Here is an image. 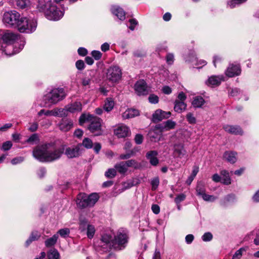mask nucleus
Wrapping results in <instances>:
<instances>
[{
  "mask_svg": "<svg viewBox=\"0 0 259 259\" xmlns=\"http://www.w3.org/2000/svg\"><path fill=\"white\" fill-rule=\"evenodd\" d=\"M222 183L225 185H229L231 183V180L229 176V172L226 170H222L221 171Z\"/></svg>",
  "mask_w": 259,
  "mask_h": 259,
  "instance_id": "32",
  "label": "nucleus"
},
{
  "mask_svg": "<svg viewBox=\"0 0 259 259\" xmlns=\"http://www.w3.org/2000/svg\"><path fill=\"white\" fill-rule=\"evenodd\" d=\"M186 198V195L184 193H180L177 195L174 201L176 204L180 203L181 202L184 201Z\"/></svg>",
  "mask_w": 259,
  "mask_h": 259,
  "instance_id": "45",
  "label": "nucleus"
},
{
  "mask_svg": "<svg viewBox=\"0 0 259 259\" xmlns=\"http://www.w3.org/2000/svg\"><path fill=\"white\" fill-rule=\"evenodd\" d=\"M78 54L80 55V56H85L87 53H88V51L86 49H85L84 48H79L78 49Z\"/></svg>",
  "mask_w": 259,
  "mask_h": 259,
  "instance_id": "64",
  "label": "nucleus"
},
{
  "mask_svg": "<svg viewBox=\"0 0 259 259\" xmlns=\"http://www.w3.org/2000/svg\"><path fill=\"white\" fill-rule=\"evenodd\" d=\"M122 76V71L118 66H112L110 67L107 72L106 77L108 80L112 82H118Z\"/></svg>",
  "mask_w": 259,
  "mask_h": 259,
  "instance_id": "9",
  "label": "nucleus"
},
{
  "mask_svg": "<svg viewBox=\"0 0 259 259\" xmlns=\"http://www.w3.org/2000/svg\"><path fill=\"white\" fill-rule=\"evenodd\" d=\"M176 125V122L170 120H167L164 123V128L166 130L174 128Z\"/></svg>",
  "mask_w": 259,
  "mask_h": 259,
  "instance_id": "47",
  "label": "nucleus"
},
{
  "mask_svg": "<svg viewBox=\"0 0 259 259\" xmlns=\"http://www.w3.org/2000/svg\"><path fill=\"white\" fill-rule=\"evenodd\" d=\"M75 65L77 69L79 70H83L85 66L84 62L81 60H77L76 62Z\"/></svg>",
  "mask_w": 259,
  "mask_h": 259,
  "instance_id": "58",
  "label": "nucleus"
},
{
  "mask_svg": "<svg viewBox=\"0 0 259 259\" xmlns=\"http://www.w3.org/2000/svg\"><path fill=\"white\" fill-rule=\"evenodd\" d=\"M223 129L226 132L231 134L242 135L243 133L240 127L237 125L226 124L223 126Z\"/></svg>",
  "mask_w": 259,
  "mask_h": 259,
  "instance_id": "21",
  "label": "nucleus"
},
{
  "mask_svg": "<svg viewBox=\"0 0 259 259\" xmlns=\"http://www.w3.org/2000/svg\"><path fill=\"white\" fill-rule=\"evenodd\" d=\"M63 15L64 12L53 5L50 9V11H47L46 16L49 20L56 21L60 19Z\"/></svg>",
  "mask_w": 259,
  "mask_h": 259,
  "instance_id": "12",
  "label": "nucleus"
},
{
  "mask_svg": "<svg viewBox=\"0 0 259 259\" xmlns=\"http://www.w3.org/2000/svg\"><path fill=\"white\" fill-rule=\"evenodd\" d=\"M186 118L188 122L190 124H195L196 122V118L191 112L187 113L186 115Z\"/></svg>",
  "mask_w": 259,
  "mask_h": 259,
  "instance_id": "49",
  "label": "nucleus"
},
{
  "mask_svg": "<svg viewBox=\"0 0 259 259\" xmlns=\"http://www.w3.org/2000/svg\"><path fill=\"white\" fill-rule=\"evenodd\" d=\"M80 145L87 149H91L93 147L92 141L88 138H84L82 141V144Z\"/></svg>",
  "mask_w": 259,
  "mask_h": 259,
  "instance_id": "41",
  "label": "nucleus"
},
{
  "mask_svg": "<svg viewBox=\"0 0 259 259\" xmlns=\"http://www.w3.org/2000/svg\"><path fill=\"white\" fill-rule=\"evenodd\" d=\"M171 115L169 111L166 112L161 109L156 110L152 115V120L154 122H159L164 119L169 118Z\"/></svg>",
  "mask_w": 259,
  "mask_h": 259,
  "instance_id": "18",
  "label": "nucleus"
},
{
  "mask_svg": "<svg viewBox=\"0 0 259 259\" xmlns=\"http://www.w3.org/2000/svg\"><path fill=\"white\" fill-rule=\"evenodd\" d=\"M113 239L112 236L107 233L104 234L101 238L100 243L98 245V247L101 248H97L99 250H102L103 249V251H107L109 249L112 248V240Z\"/></svg>",
  "mask_w": 259,
  "mask_h": 259,
  "instance_id": "10",
  "label": "nucleus"
},
{
  "mask_svg": "<svg viewBox=\"0 0 259 259\" xmlns=\"http://www.w3.org/2000/svg\"><path fill=\"white\" fill-rule=\"evenodd\" d=\"M135 91L139 96H144L148 94L149 89L144 80L137 81L134 86Z\"/></svg>",
  "mask_w": 259,
  "mask_h": 259,
  "instance_id": "14",
  "label": "nucleus"
},
{
  "mask_svg": "<svg viewBox=\"0 0 259 259\" xmlns=\"http://www.w3.org/2000/svg\"><path fill=\"white\" fill-rule=\"evenodd\" d=\"M112 13L120 20L123 21L125 18V13L123 10L118 6H112L111 8Z\"/></svg>",
  "mask_w": 259,
  "mask_h": 259,
  "instance_id": "23",
  "label": "nucleus"
},
{
  "mask_svg": "<svg viewBox=\"0 0 259 259\" xmlns=\"http://www.w3.org/2000/svg\"><path fill=\"white\" fill-rule=\"evenodd\" d=\"M99 198L98 194L96 193H92L90 195H87L85 193H80L77 196L76 202L78 207L83 208L93 206Z\"/></svg>",
  "mask_w": 259,
  "mask_h": 259,
  "instance_id": "5",
  "label": "nucleus"
},
{
  "mask_svg": "<svg viewBox=\"0 0 259 259\" xmlns=\"http://www.w3.org/2000/svg\"><path fill=\"white\" fill-rule=\"evenodd\" d=\"M130 25L128 26V28L131 30H134L136 27V26L138 25V21L135 19H131L129 20Z\"/></svg>",
  "mask_w": 259,
  "mask_h": 259,
  "instance_id": "57",
  "label": "nucleus"
},
{
  "mask_svg": "<svg viewBox=\"0 0 259 259\" xmlns=\"http://www.w3.org/2000/svg\"><path fill=\"white\" fill-rule=\"evenodd\" d=\"M225 80V77L223 75H212L206 81L207 85L212 87L219 85L222 81Z\"/></svg>",
  "mask_w": 259,
  "mask_h": 259,
  "instance_id": "19",
  "label": "nucleus"
},
{
  "mask_svg": "<svg viewBox=\"0 0 259 259\" xmlns=\"http://www.w3.org/2000/svg\"><path fill=\"white\" fill-rule=\"evenodd\" d=\"M39 116L45 114L46 116H54L58 117H64L66 116V110L63 108H56L51 110H41L38 113Z\"/></svg>",
  "mask_w": 259,
  "mask_h": 259,
  "instance_id": "13",
  "label": "nucleus"
},
{
  "mask_svg": "<svg viewBox=\"0 0 259 259\" xmlns=\"http://www.w3.org/2000/svg\"><path fill=\"white\" fill-rule=\"evenodd\" d=\"M128 240L127 231L122 229H119L112 240V248L117 250L124 248L127 245Z\"/></svg>",
  "mask_w": 259,
  "mask_h": 259,
  "instance_id": "7",
  "label": "nucleus"
},
{
  "mask_svg": "<svg viewBox=\"0 0 259 259\" xmlns=\"http://www.w3.org/2000/svg\"><path fill=\"white\" fill-rule=\"evenodd\" d=\"M148 100L151 104H156L159 101V98L155 95L151 94L149 96Z\"/></svg>",
  "mask_w": 259,
  "mask_h": 259,
  "instance_id": "52",
  "label": "nucleus"
},
{
  "mask_svg": "<svg viewBox=\"0 0 259 259\" xmlns=\"http://www.w3.org/2000/svg\"><path fill=\"white\" fill-rule=\"evenodd\" d=\"M114 167L118 172L121 174L125 173L127 170L126 165L123 161L116 163Z\"/></svg>",
  "mask_w": 259,
  "mask_h": 259,
  "instance_id": "35",
  "label": "nucleus"
},
{
  "mask_svg": "<svg viewBox=\"0 0 259 259\" xmlns=\"http://www.w3.org/2000/svg\"><path fill=\"white\" fill-rule=\"evenodd\" d=\"M205 101L201 96H196L193 98L192 105L194 108H200L204 104Z\"/></svg>",
  "mask_w": 259,
  "mask_h": 259,
  "instance_id": "31",
  "label": "nucleus"
},
{
  "mask_svg": "<svg viewBox=\"0 0 259 259\" xmlns=\"http://www.w3.org/2000/svg\"><path fill=\"white\" fill-rule=\"evenodd\" d=\"M114 133L118 138H125L130 135L131 132L128 127L121 124L114 130Z\"/></svg>",
  "mask_w": 259,
  "mask_h": 259,
  "instance_id": "17",
  "label": "nucleus"
},
{
  "mask_svg": "<svg viewBox=\"0 0 259 259\" xmlns=\"http://www.w3.org/2000/svg\"><path fill=\"white\" fill-rule=\"evenodd\" d=\"M58 239V235L57 234L54 235L52 237L45 241V245L48 247L54 245L56 243Z\"/></svg>",
  "mask_w": 259,
  "mask_h": 259,
  "instance_id": "37",
  "label": "nucleus"
},
{
  "mask_svg": "<svg viewBox=\"0 0 259 259\" xmlns=\"http://www.w3.org/2000/svg\"><path fill=\"white\" fill-rule=\"evenodd\" d=\"M138 149H134L130 152L122 154L119 155V159H127L130 158L132 156L134 155L136 151H138Z\"/></svg>",
  "mask_w": 259,
  "mask_h": 259,
  "instance_id": "42",
  "label": "nucleus"
},
{
  "mask_svg": "<svg viewBox=\"0 0 259 259\" xmlns=\"http://www.w3.org/2000/svg\"><path fill=\"white\" fill-rule=\"evenodd\" d=\"M187 104L183 101L176 100L175 102L174 110L178 113H182L186 109Z\"/></svg>",
  "mask_w": 259,
  "mask_h": 259,
  "instance_id": "30",
  "label": "nucleus"
},
{
  "mask_svg": "<svg viewBox=\"0 0 259 259\" xmlns=\"http://www.w3.org/2000/svg\"><path fill=\"white\" fill-rule=\"evenodd\" d=\"M36 27L37 21L35 19L21 17L17 29L21 33H31L36 30Z\"/></svg>",
  "mask_w": 259,
  "mask_h": 259,
  "instance_id": "6",
  "label": "nucleus"
},
{
  "mask_svg": "<svg viewBox=\"0 0 259 259\" xmlns=\"http://www.w3.org/2000/svg\"><path fill=\"white\" fill-rule=\"evenodd\" d=\"M12 147V142L11 141H7L3 144L1 149L3 151H7L10 150Z\"/></svg>",
  "mask_w": 259,
  "mask_h": 259,
  "instance_id": "54",
  "label": "nucleus"
},
{
  "mask_svg": "<svg viewBox=\"0 0 259 259\" xmlns=\"http://www.w3.org/2000/svg\"><path fill=\"white\" fill-rule=\"evenodd\" d=\"M64 146L57 147L54 143L37 146L33 150V157L40 162H51L60 159L64 152Z\"/></svg>",
  "mask_w": 259,
  "mask_h": 259,
  "instance_id": "2",
  "label": "nucleus"
},
{
  "mask_svg": "<svg viewBox=\"0 0 259 259\" xmlns=\"http://www.w3.org/2000/svg\"><path fill=\"white\" fill-rule=\"evenodd\" d=\"M16 5L19 9L27 8L30 5L29 0H16Z\"/></svg>",
  "mask_w": 259,
  "mask_h": 259,
  "instance_id": "34",
  "label": "nucleus"
},
{
  "mask_svg": "<svg viewBox=\"0 0 259 259\" xmlns=\"http://www.w3.org/2000/svg\"><path fill=\"white\" fill-rule=\"evenodd\" d=\"M70 234V230L68 228H63L60 229L58 232L57 234L60 235L61 237L63 238H66L69 236Z\"/></svg>",
  "mask_w": 259,
  "mask_h": 259,
  "instance_id": "43",
  "label": "nucleus"
},
{
  "mask_svg": "<svg viewBox=\"0 0 259 259\" xmlns=\"http://www.w3.org/2000/svg\"><path fill=\"white\" fill-rule=\"evenodd\" d=\"M201 197L203 199L206 201L213 202L217 199L216 197L213 195H208L205 193H204Z\"/></svg>",
  "mask_w": 259,
  "mask_h": 259,
  "instance_id": "50",
  "label": "nucleus"
},
{
  "mask_svg": "<svg viewBox=\"0 0 259 259\" xmlns=\"http://www.w3.org/2000/svg\"><path fill=\"white\" fill-rule=\"evenodd\" d=\"M25 41L23 38L10 30L0 31V51L11 56L20 52Z\"/></svg>",
  "mask_w": 259,
  "mask_h": 259,
  "instance_id": "1",
  "label": "nucleus"
},
{
  "mask_svg": "<svg viewBox=\"0 0 259 259\" xmlns=\"http://www.w3.org/2000/svg\"><path fill=\"white\" fill-rule=\"evenodd\" d=\"M116 169L115 168H109L105 172V176L109 178H113L116 175Z\"/></svg>",
  "mask_w": 259,
  "mask_h": 259,
  "instance_id": "46",
  "label": "nucleus"
},
{
  "mask_svg": "<svg viewBox=\"0 0 259 259\" xmlns=\"http://www.w3.org/2000/svg\"><path fill=\"white\" fill-rule=\"evenodd\" d=\"M246 251V248L241 247L237 250L233 254L232 259H240L243 252Z\"/></svg>",
  "mask_w": 259,
  "mask_h": 259,
  "instance_id": "40",
  "label": "nucleus"
},
{
  "mask_svg": "<svg viewBox=\"0 0 259 259\" xmlns=\"http://www.w3.org/2000/svg\"><path fill=\"white\" fill-rule=\"evenodd\" d=\"M241 69L239 64H231L225 71V74L229 77H233L240 74Z\"/></svg>",
  "mask_w": 259,
  "mask_h": 259,
  "instance_id": "16",
  "label": "nucleus"
},
{
  "mask_svg": "<svg viewBox=\"0 0 259 259\" xmlns=\"http://www.w3.org/2000/svg\"><path fill=\"white\" fill-rule=\"evenodd\" d=\"M140 113L138 110L135 109H127L122 114L123 119H129L138 116Z\"/></svg>",
  "mask_w": 259,
  "mask_h": 259,
  "instance_id": "28",
  "label": "nucleus"
},
{
  "mask_svg": "<svg viewBox=\"0 0 259 259\" xmlns=\"http://www.w3.org/2000/svg\"><path fill=\"white\" fill-rule=\"evenodd\" d=\"M236 200V196L234 194H230L226 196L221 201V204L226 205L228 203H233Z\"/></svg>",
  "mask_w": 259,
  "mask_h": 259,
  "instance_id": "33",
  "label": "nucleus"
},
{
  "mask_svg": "<svg viewBox=\"0 0 259 259\" xmlns=\"http://www.w3.org/2000/svg\"><path fill=\"white\" fill-rule=\"evenodd\" d=\"M194 239V237L192 234H189L186 236L185 241L187 244H190L193 242Z\"/></svg>",
  "mask_w": 259,
  "mask_h": 259,
  "instance_id": "63",
  "label": "nucleus"
},
{
  "mask_svg": "<svg viewBox=\"0 0 259 259\" xmlns=\"http://www.w3.org/2000/svg\"><path fill=\"white\" fill-rule=\"evenodd\" d=\"M39 141L38 137L37 134H34L32 135L27 140V143L34 144Z\"/></svg>",
  "mask_w": 259,
  "mask_h": 259,
  "instance_id": "48",
  "label": "nucleus"
},
{
  "mask_svg": "<svg viewBox=\"0 0 259 259\" xmlns=\"http://www.w3.org/2000/svg\"><path fill=\"white\" fill-rule=\"evenodd\" d=\"M92 57L96 60H100L102 56V54L99 51H93L91 53Z\"/></svg>",
  "mask_w": 259,
  "mask_h": 259,
  "instance_id": "55",
  "label": "nucleus"
},
{
  "mask_svg": "<svg viewBox=\"0 0 259 259\" xmlns=\"http://www.w3.org/2000/svg\"><path fill=\"white\" fill-rule=\"evenodd\" d=\"M186 153V151L184 149V145L182 143L176 144L174 146V154L175 156L182 158Z\"/></svg>",
  "mask_w": 259,
  "mask_h": 259,
  "instance_id": "24",
  "label": "nucleus"
},
{
  "mask_svg": "<svg viewBox=\"0 0 259 259\" xmlns=\"http://www.w3.org/2000/svg\"><path fill=\"white\" fill-rule=\"evenodd\" d=\"M143 137L141 134H137L135 138V141L136 144H141L143 142Z\"/></svg>",
  "mask_w": 259,
  "mask_h": 259,
  "instance_id": "60",
  "label": "nucleus"
},
{
  "mask_svg": "<svg viewBox=\"0 0 259 259\" xmlns=\"http://www.w3.org/2000/svg\"><path fill=\"white\" fill-rule=\"evenodd\" d=\"M237 153L234 151H226L223 155L224 158L231 163H234L237 161Z\"/></svg>",
  "mask_w": 259,
  "mask_h": 259,
  "instance_id": "27",
  "label": "nucleus"
},
{
  "mask_svg": "<svg viewBox=\"0 0 259 259\" xmlns=\"http://www.w3.org/2000/svg\"><path fill=\"white\" fill-rule=\"evenodd\" d=\"M185 59L187 62L194 63V65L197 66V68H200L206 64V61L204 60H200L198 61L197 58L194 54H191L189 57L186 58Z\"/></svg>",
  "mask_w": 259,
  "mask_h": 259,
  "instance_id": "25",
  "label": "nucleus"
},
{
  "mask_svg": "<svg viewBox=\"0 0 259 259\" xmlns=\"http://www.w3.org/2000/svg\"><path fill=\"white\" fill-rule=\"evenodd\" d=\"M247 0H230L227 3V6L232 9L236 7L237 6L239 5L244 2H245Z\"/></svg>",
  "mask_w": 259,
  "mask_h": 259,
  "instance_id": "39",
  "label": "nucleus"
},
{
  "mask_svg": "<svg viewBox=\"0 0 259 259\" xmlns=\"http://www.w3.org/2000/svg\"><path fill=\"white\" fill-rule=\"evenodd\" d=\"M151 185H152V190H155L159 184V180L158 177L154 178L151 181Z\"/></svg>",
  "mask_w": 259,
  "mask_h": 259,
  "instance_id": "51",
  "label": "nucleus"
},
{
  "mask_svg": "<svg viewBox=\"0 0 259 259\" xmlns=\"http://www.w3.org/2000/svg\"><path fill=\"white\" fill-rule=\"evenodd\" d=\"M53 6L51 0H39L37 9L39 11L44 12L46 16L47 11H50Z\"/></svg>",
  "mask_w": 259,
  "mask_h": 259,
  "instance_id": "20",
  "label": "nucleus"
},
{
  "mask_svg": "<svg viewBox=\"0 0 259 259\" xmlns=\"http://www.w3.org/2000/svg\"><path fill=\"white\" fill-rule=\"evenodd\" d=\"M21 17L18 12L11 11L4 14L3 21L8 26L17 28Z\"/></svg>",
  "mask_w": 259,
  "mask_h": 259,
  "instance_id": "8",
  "label": "nucleus"
},
{
  "mask_svg": "<svg viewBox=\"0 0 259 259\" xmlns=\"http://www.w3.org/2000/svg\"><path fill=\"white\" fill-rule=\"evenodd\" d=\"M158 153L156 151L152 150L148 152L146 157L149 160L150 163L153 166H156L159 163V160L157 158Z\"/></svg>",
  "mask_w": 259,
  "mask_h": 259,
  "instance_id": "26",
  "label": "nucleus"
},
{
  "mask_svg": "<svg viewBox=\"0 0 259 259\" xmlns=\"http://www.w3.org/2000/svg\"><path fill=\"white\" fill-rule=\"evenodd\" d=\"M86 120L90 122L88 126V129L94 136H100L102 134L103 131L101 126L102 120L100 118L90 114L87 115L85 114L81 115L79 118L80 124Z\"/></svg>",
  "mask_w": 259,
  "mask_h": 259,
  "instance_id": "4",
  "label": "nucleus"
},
{
  "mask_svg": "<svg viewBox=\"0 0 259 259\" xmlns=\"http://www.w3.org/2000/svg\"><path fill=\"white\" fill-rule=\"evenodd\" d=\"M81 145L78 144L76 146H73L67 148L65 151V154L69 158L78 157L81 154L80 150Z\"/></svg>",
  "mask_w": 259,
  "mask_h": 259,
  "instance_id": "15",
  "label": "nucleus"
},
{
  "mask_svg": "<svg viewBox=\"0 0 259 259\" xmlns=\"http://www.w3.org/2000/svg\"><path fill=\"white\" fill-rule=\"evenodd\" d=\"M79 229L81 232L87 230V235L90 239L94 237L96 231L95 227L89 224L88 221L85 219L80 220Z\"/></svg>",
  "mask_w": 259,
  "mask_h": 259,
  "instance_id": "11",
  "label": "nucleus"
},
{
  "mask_svg": "<svg viewBox=\"0 0 259 259\" xmlns=\"http://www.w3.org/2000/svg\"><path fill=\"white\" fill-rule=\"evenodd\" d=\"M73 122L68 119H62L58 124L59 129L63 132H67L73 127Z\"/></svg>",
  "mask_w": 259,
  "mask_h": 259,
  "instance_id": "22",
  "label": "nucleus"
},
{
  "mask_svg": "<svg viewBox=\"0 0 259 259\" xmlns=\"http://www.w3.org/2000/svg\"><path fill=\"white\" fill-rule=\"evenodd\" d=\"M212 239V235L210 232L205 233L202 236V239L203 241H210Z\"/></svg>",
  "mask_w": 259,
  "mask_h": 259,
  "instance_id": "53",
  "label": "nucleus"
},
{
  "mask_svg": "<svg viewBox=\"0 0 259 259\" xmlns=\"http://www.w3.org/2000/svg\"><path fill=\"white\" fill-rule=\"evenodd\" d=\"M24 160V158L22 157H18L15 158H13L11 160V163L12 164H17L21 163Z\"/></svg>",
  "mask_w": 259,
  "mask_h": 259,
  "instance_id": "61",
  "label": "nucleus"
},
{
  "mask_svg": "<svg viewBox=\"0 0 259 259\" xmlns=\"http://www.w3.org/2000/svg\"><path fill=\"white\" fill-rule=\"evenodd\" d=\"M67 95L65 90L62 88H54L43 97L45 106L50 107L52 105L57 104L63 100Z\"/></svg>",
  "mask_w": 259,
  "mask_h": 259,
  "instance_id": "3",
  "label": "nucleus"
},
{
  "mask_svg": "<svg viewBox=\"0 0 259 259\" xmlns=\"http://www.w3.org/2000/svg\"><path fill=\"white\" fill-rule=\"evenodd\" d=\"M48 259H60V254L55 248L51 249L48 253Z\"/></svg>",
  "mask_w": 259,
  "mask_h": 259,
  "instance_id": "38",
  "label": "nucleus"
},
{
  "mask_svg": "<svg viewBox=\"0 0 259 259\" xmlns=\"http://www.w3.org/2000/svg\"><path fill=\"white\" fill-rule=\"evenodd\" d=\"M66 112L67 111L70 112H75L80 111L82 109V105L80 102H75L66 107Z\"/></svg>",
  "mask_w": 259,
  "mask_h": 259,
  "instance_id": "29",
  "label": "nucleus"
},
{
  "mask_svg": "<svg viewBox=\"0 0 259 259\" xmlns=\"http://www.w3.org/2000/svg\"><path fill=\"white\" fill-rule=\"evenodd\" d=\"M174 55L172 53H168L166 56V60L167 64L171 65L174 62Z\"/></svg>",
  "mask_w": 259,
  "mask_h": 259,
  "instance_id": "56",
  "label": "nucleus"
},
{
  "mask_svg": "<svg viewBox=\"0 0 259 259\" xmlns=\"http://www.w3.org/2000/svg\"><path fill=\"white\" fill-rule=\"evenodd\" d=\"M114 106V102L113 99L111 98H107L104 105V109L107 112H109L112 110Z\"/></svg>",
  "mask_w": 259,
  "mask_h": 259,
  "instance_id": "36",
  "label": "nucleus"
},
{
  "mask_svg": "<svg viewBox=\"0 0 259 259\" xmlns=\"http://www.w3.org/2000/svg\"><path fill=\"white\" fill-rule=\"evenodd\" d=\"M124 163L127 168H128L129 167L135 166L136 164V161L135 160L131 159L124 162Z\"/></svg>",
  "mask_w": 259,
  "mask_h": 259,
  "instance_id": "62",
  "label": "nucleus"
},
{
  "mask_svg": "<svg viewBox=\"0 0 259 259\" xmlns=\"http://www.w3.org/2000/svg\"><path fill=\"white\" fill-rule=\"evenodd\" d=\"M40 234L37 232H32L29 237L33 241L38 240L40 237Z\"/></svg>",
  "mask_w": 259,
  "mask_h": 259,
  "instance_id": "59",
  "label": "nucleus"
},
{
  "mask_svg": "<svg viewBox=\"0 0 259 259\" xmlns=\"http://www.w3.org/2000/svg\"><path fill=\"white\" fill-rule=\"evenodd\" d=\"M197 195L202 196L205 193V190L204 185L202 184H198L196 187Z\"/></svg>",
  "mask_w": 259,
  "mask_h": 259,
  "instance_id": "44",
  "label": "nucleus"
}]
</instances>
